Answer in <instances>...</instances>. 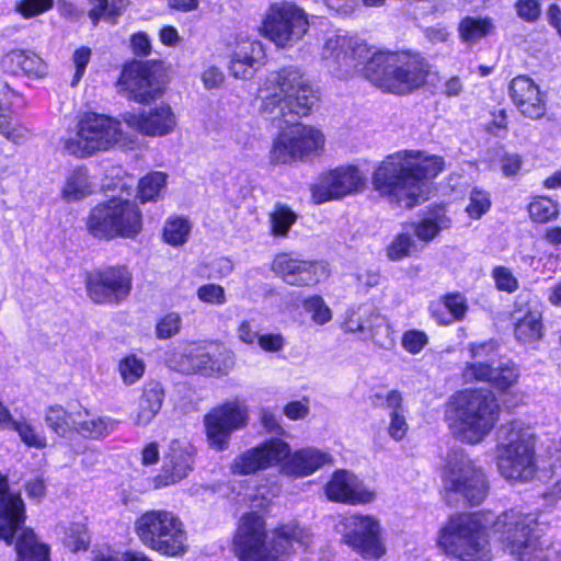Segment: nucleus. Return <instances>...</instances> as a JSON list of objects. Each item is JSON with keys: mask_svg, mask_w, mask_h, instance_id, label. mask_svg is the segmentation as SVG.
Returning <instances> with one entry per match:
<instances>
[{"mask_svg": "<svg viewBox=\"0 0 561 561\" xmlns=\"http://www.w3.org/2000/svg\"><path fill=\"white\" fill-rule=\"evenodd\" d=\"M196 295L201 301L210 305H224L227 301L225 288L213 283L199 286Z\"/></svg>", "mask_w": 561, "mask_h": 561, "instance_id": "nucleus-51", "label": "nucleus"}, {"mask_svg": "<svg viewBox=\"0 0 561 561\" xmlns=\"http://www.w3.org/2000/svg\"><path fill=\"white\" fill-rule=\"evenodd\" d=\"M270 219L272 233L274 236L285 237L296 221L297 216L287 206L278 204L270 214Z\"/></svg>", "mask_w": 561, "mask_h": 561, "instance_id": "nucleus-44", "label": "nucleus"}, {"mask_svg": "<svg viewBox=\"0 0 561 561\" xmlns=\"http://www.w3.org/2000/svg\"><path fill=\"white\" fill-rule=\"evenodd\" d=\"M442 480L448 502L461 500L476 506L481 504L489 493V483L483 470L461 450L448 455Z\"/></svg>", "mask_w": 561, "mask_h": 561, "instance_id": "nucleus-10", "label": "nucleus"}, {"mask_svg": "<svg viewBox=\"0 0 561 561\" xmlns=\"http://www.w3.org/2000/svg\"><path fill=\"white\" fill-rule=\"evenodd\" d=\"M25 519V504L21 493L12 491L8 477L0 472V539L11 545Z\"/></svg>", "mask_w": 561, "mask_h": 561, "instance_id": "nucleus-23", "label": "nucleus"}, {"mask_svg": "<svg viewBox=\"0 0 561 561\" xmlns=\"http://www.w3.org/2000/svg\"><path fill=\"white\" fill-rule=\"evenodd\" d=\"M73 419H77V415L73 416L69 414L60 405H54L47 410L45 422L57 435L65 437L71 430H73Z\"/></svg>", "mask_w": 561, "mask_h": 561, "instance_id": "nucleus-41", "label": "nucleus"}, {"mask_svg": "<svg viewBox=\"0 0 561 561\" xmlns=\"http://www.w3.org/2000/svg\"><path fill=\"white\" fill-rule=\"evenodd\" d=\"M505 550L519 561H547L548 542L542 540L543 527L531 514L510 511L500 515L494 525Z\"/></svg>", "mask_w": 561, "mask_h": 561, "instance_id": "nucleus-7", "label": "nucleus"}, {"mask_svg": "<svg viewBox=\"0 0 561 561\" xmlns=\"http://www.w3.org/2000/svg\"><path fill=\"white\" fill-rule=\"evenodd\" d=\"M343 329L345 332L357 333L360 340H370L383 348L392 345L389 325L385 318L370 305L350 308L345 313Z\"/></svg>", "mask_w": 561, "mask_h": 561, "instance_id": "nucleus-19", "label": "nucleus"}, {"mask_svg": "<svg viewBox=\"0 0 561 561\" xmlns=\"http://www.w3.org/2000/svg\"><path fill=\"white\" fill-rule=\"evenodd\" d=\"M331 461L330 455L314 447H306L290 453L282 461V472L290 477H307Z\"/></svg>", "mask_w": 561, "mask_h": 561, "instance_id": "nucleus-28", "label": "nucleus"}, {"mask_svg": "<svg viewBox=\"0 0 561 561\" xmlns=\"http://www.w3.org/2000/svg\"><path fill=\"white\" fill-rule=\"evenodd\" d=\"M517 377V369L514 366L496 367L491 383L501 390H505L515 383Z\"/></svg>", "mask_w": 561, "mask_h": 561, "instance_id": "nucleus-54", "label": "nucleus"}, {"mask_svg": "<svg viewBox=\"0 0 561 561\" xmlns=\"http://www.w3.org/2000/svg\"><path fill=\"white\" fill-rule=\"evenodd\" d=\"M457 30L461 42L472 45L490 35L494 31V23L489 16L467 15L460 20Z\"/></svg>", "mask_w": 561, "mask_h": 561, "instance_id": "nucleus-33", "label": "nucleus"}, {"mask_svg": "<svg viewBox=\"0 0 561 561\" xmlns=\"http://www.w3.org/2000/svg\"><path fill=\"white\" fill-rule=\"evenodd\" d=\"M517 15L526 22H536L541 13L538 0H517L515 3Z\"/></svg>", "mask_w": 561, "mask_h": 561, "instance_id": "nucleus-55", "label": "nucleus"}, {"mask_svg": "<svg viewBox=\"0 0 561 561\" xmlns=\"http://www.w3.org/2000/svg\"><path fill=\"white\" fill-rule=\"evenodd\" d=\"M146 365L141 358L130 354L118 363V371L123 382L127 386L137 382L145 374Z\"/></svg>", "mask_w": 561, "mask_h": 561, "instance_id": "nucleus-43", "label": "nucleus"}, {"mask_svg": "<svg viewBox=\"0 0 561 561\" xmlns=\"http://www.w3.org/2000/svg\"><path fill=\"white\" fill-rule=\"evenodd\" d=\"M413 251H416V243L409 230L396 236L387 248V256L392 261H398L411 255Z\"/></svg>", "mask_w": 561, "mask_h": 561, "instance_id": "nucleus-45", "label": "nucleus"}, {"mask_svg": "<svg viewBox=\"0 0 561 561\" xmlns=\"http://www.w3.org/2000/svg\"><path fill=\"white\" fill-rule=\"evenodd\" d=\"M87 229L99 239H133L142 230V214L135 202L114 197L90 210Z\"/></svg>", "mask_w": 561, "mask_h": 561, "instance_id": "nucleus-8", "label": "nucleus"}, {"mask_svg": "<svg viewBox=\"0 0 561 561\" xmlns=\"http://www.w3.org/2000/svg\"><path fill=\"white\" fill-rule=\"evenodd\" d=\"M130 48L134 55L147 57L151 53V42L145 32H137L130 36Z\"/></svg>", "mask_w": 561, "mask_h": 561, "instance_id": "nucleus-61", "label": "nucleus"}, {"mask_svg": "<svg viewBox=\"0 0 561 561\" xmlns=\"http://www.w3.org/2000/svg\"><path fill=\"white\" fill-rule=\"evenodd\" d=\"M257 344L265 352H278L285 345V340L282 334H261Z\"/></svg>", "mask_w": 561, "mask_h": 561, "instance_id": "nucleus-64", "label": "nucleus"}, {"mask_svg": "<svg viewBox=\"0 0 561 561\" xmlns=\"http://www.w3.org/2000/svg\"><path fill=\"white\" fill-rule=\"evenodd\" d=\"M432 314L440 323L449 324L454 321H460L468 311L467 299L459 293L447 294L443 297V304L437 307L432 306Z\"/></svg>", "mask_w": 561, "mask_h": 561, "instance_id": "nucleus-34", "label": "nucleus"}, {"mask_svg": "<svg viewBox=\"0 0 561 561\" xmlns=\"http://www.w3.org/2000/svg\"><path fill=\"white\" fill-rule=\"evenodd\" d=\"M493 350V342L472 345L471 353L476 362L469 363L465 368L463 376L467 380H486L491 382L495 367L491 363L482 362L481 358L488 356Z\"/></svg>", "mask_w": 561, "mask_h": 561, "instance_id": "nucleus-35", "label": "nucleus"}, {"mask_svg": "<svg viewBox=\"0 0 561 561\" xmlns=\"http://www.w3.org/2000/svg\"><path fill=\"white\" fill-rule=\"evenodd\" d=\"M117 421L110 416H95L84 411L77 414V419L72 420L73 431L81 436L100 440L113 433L117 427Z\"/></svg>", "mask_w": 561, "mask_h": 561, "instance_id": "nucleus-31", "label": "nucleus"}, {"mask_svg": "<svg viewBox=\"0 0 561 561\" xmlns=\"http://www.w3.org/2000/svg\"><path fill=\"white\" fill-rule=\"evenodd\" d=\"M495 286L501 291L514 293L518 288V280L512 271L505 266H496L492 271Z\"/></svg>", "mask_w": 561, "mask_h": 561, "instance_id": "nucleus-53", "label": "nucleus"}, {"mask_svg": "<svg viewBox=\"0 0 561 561\" xmlns=\"http://www.w3.org/2000/svg\"><path fill=\"white\" fill-rule=\"evenodd\" d=\"M450 225V219L446 216L445 209L436 207L430 210L419 222H412L407 227L419 240L430 242L444 229Z\"/></svg>", "mask_w": 561, "mask_h": 561, "instance_id": "nucleus-32", "label": "nucleus"}, {"mask_svg": "<svg viewBox=\"0 0 561 561\" xmlns=\"http://www.w3.org/2000/svg\"><path fill=\"white\" fill-rule=\"evenodd\" d=\"M310 533L291 522L275 528L272 539L266 541L265 522L261 515L251 512L239 522L234 535V547L240 561H279V557L307 549Z\"/></svg>", "mask_w": 561, "mask_h": 561, "instance_id": "nucleus-4", "label": "nucleus"}, {"mask_svg": "<svg viewBox=\"0 0 561 561\" xmlns=\"http://www.w3.org/2000/svg\"><path fill=\"white\" fill-rule=\"evenodd\" d=\"M249 423V409L244 401L234 399L213 408L204 416L209 446L222 451L229 447L231 435Z\"/></svg>", "mask_w": 561, "mask_h": 561, "instance_id": "nucleus-14", "label": "nucleus"}, {"mask_svg": "<svg viewBox=\"0 0 561 561\" xmlns=\"http://www.w3.org/2000/svg\"><path fill=\"white\" fill-rule=\"evenodd\" d=\"M91 58V49L89 47L82 46L75 50L72 60L76 67V71L71 81V85L75 87L80 81L82 76L85 72V68Z\"/></svg>", "mask_w": 561, "mask_h": 561, "instance_id": "nucleus-58", "label": "nucleus"}, {"mask_svg": "<svg viewBox=\"0 0 561 561\" xmlns=\"http://www.w3.org/2000/svg\"><path fill=\"white\" fill-rule=\"evenodd\" d=\"M442 549L462 561H491L485 531L471 515L449 518L438 539Z\"/></svg>", "mask_w": 561, "mask_h": 561, "instance_id": "nucleus-11", "label": "nucleus"}, {"mask_svg": "<svg viewBox=\"0 0 561 561\" xmlns=\"http://www.w3.org/2000/svg\"><path fill=\"white\" fill-rule=\"evenodd\" d=\"M443 169L442 157L403 150L388 156L379 164L371 183L389 203L411 209L424 199L425 181L436 178Z\"/></svg>", "mask_w": 561, "mask_h": 561, "instance_id": "nucleus-3", "label": "nucleus"}, {"mask_svg": "<svg viewBox=\"0 0 561 561\" xmlns=\"http://www.w3.org/2000/svg\"><path fill=\"white\" fill-rule=\"evenodd\" d=\"M273 272L290 286H313L327 276L325 266L318 261L279 253L272 263Z\"/></svg>", "mask_w": 561, "mask_h": 561, "instance_id": "nucleus-22", "label": "nucleus"}, {"mask_svg": "<svg viewBox=\"0 0 561 561\" xmlns=\"http://www.w3.org/2000/svg\"><path fill=\"white\" fill-rule=\"evenodd\" d=\"M514 337L525 346L537 350L543 337L542 312L529 294H520L512 312Z\"/></svg>", "mask_w": 561, "mask_h": 561, "instance_id": "nucleus-21", "label": "nucleus"}, {"mask_svg": "<svg viewBox=\"0 0 561 561\" xmlns=\"http://www.w3.org/2000/svg\"><path fill=\"white\" fill-rule=\"evenodd\" d=\"M191 231L190 222L182 217L169 218L163 228V240L171 245H182L187 241Z\"/></svg>", "mask_w": 561, "mask_h": 561, "instance_id": "nucleus-40", "label": "nucleus"}, {"mask_svg": "<svg viewBox=\"0 0 561 561\" xmlns=\"http://www.w3.org/2000/svg\"><path fill=\"white\" fill-rule=\"evenodd\" d=\"M289 455V445L280 438H270L240 454L232 461V473L253 474L280 463Z\"/></svg>", "mask_w": 561, "mask_h": 561, "instance_id": "nucleus-20", "label": "nucleus"}, {"mask_svg": "<svg viewBox=\"0 0 561 561\" xmlns=\"http://www.w3.org/2000/svg\"><path fill=\"white\" fill-rule=\"evenodd\" d=\"M119 84L127 96L138 103H148L164 92V81L156 64L134 60L121 73Z\"/></svg>", "mask_w": 561, "mask_h": 561, "instance_id": "nucleus-17", "label": "nucleus"}, {"mask_svg": "<svg viewBox=\"0 0 561 561\" xmlns=\"http://www.w3.org/2000/svg\"><path fill=\"white\" fill-rule=\"evenodd\" d=\"M409 430L403 412H390L388 433L394 440H401Z\"/></svg>", "mask_w": 561, "mask_h": 561, "instance_id": "nucleus-60", "label": "nucleus"}, {"mask_svg": "<svg viewBox=\"0 0 561 561\" xmlns=\"http://www.w3.org/2000/svg\"><path fill=\"white\" fill-rule=\"evenodd\" d=\"M366 178L357 167L344 165L323 173L312 186V197L321 204L357 193L365 187Z\"/></svg>", "mask_w": 561, "mask_h": 561, "instance_id": "nucleus-18", "label": "nucleus"}, {"mask_svg": "<svg viewBox=\"0 0 561 561\" xmlns=\"http://www.w3.org/2000/svg\"><path fill=\"white\" fill-rule=\"evenodd\" d=\"M329 500L345 504H366L375 499V494L367 490L359 479L346 471H336L325 485Z\"/></svg>", "mask_w": 561, "mask_h": 561, "instance_id": "nucleus-24", "label": "nucleus"}, {"mask_svg": "<svg viewBox=\"0 0 561 561\" xmlns=\"http://www.w3.org/2000/svg\"><path fill=\"white\" fill-rule=\"evenodd\" d=\"M322 56L336 65L342 75L362 72L374 85L394 94L421 88L430 72L428 64L419 55L373 51L363 41L342 34L325 41Z\"/></svg>", "mask_w": 561, "mask_h": 561, "instance_id": "nucleus-2", "label": "nucleus"}, {"mask_svg": "<svg viewBox=\"0 0 561 561\" xmlns=\"http://www.w3.org/2000/svg\"><path fill=\"white\" fill-rule=\"evenodd\" d=\"M402 401V396L398 390H390L385 396L375 393L373 397V403L375 405H383L385 408L390 409L391 412H403Z\"/></svg>", "mask_w": 561, "mask_h": 561, "instance_id": "nucleus-59", "label": "nucleus"}, {"mask_svg": "<svg viewBox=\"0 0 561 561\" xmlns=\"http://www.w3.org/2000/svg\"><path fill=\"white\" fill-rule=\"evenodd\" d=\"M261 113L282 128V123L293 125L283 130L274 140L271 160L289 163L316 151L323 142L322 134L311 127L298 124L317 102L314 91L297 67H285L270 72L259 89Z\"/></svg>", "mask_w": 561, "mask_h": 561, "instance_id": "nucleus-1", "label": "nucleus"}, {"mask_svg": "<svg viewBox=\"0 0 561 561\" xmlns=\"http://www.w3.org/2000/svg\"><path fill=\"white\" fill-rule=\"evenodd\" d=\"M192 465L193 446L185 440H172L163 465V470L170 476L171 482L174 483L185 478L192 470Z\"/></svg>", "mask_w": 561, "mask_h": 561, "instance_id": "nucleus-29", "label": "nucleus"}, {"mask_svg": "<svg viewBox=\"0 0 561 561\" xmlns=\"http://www.w3.org/2000/svg\"><path fill=\"white\" fill-rule=\"evenodd\" d=\"M490 194L480 188H472L469 193V202L466 206V213L472 219H479L490 210Z\"/></svg>", "mask_w": 561, "mask_h": 561, "instance_id": "nucleus-47", "label": "nucleus"}, {"mask_svg": "<svg viewBox=\"0 0 561 561\" xmlns=\"http://www.w3.org/2000/svg\"><path fill=\"white\" fill-rule=\"evenodd\" d=\"M510 95L524 116L533 119L543 116L546 107L541 92L529 77H515L510 84Z\"/></svg>", "mask_w": 561, "mask_h": 561, "instance_id": "nucleus-26", "label": "nucleus"}, {"mask_svg": "<svg viewBox=\"0 0 561 561\" xmlns=\"http://www.w3.org/2000/svg\"><path fill=\"white\" fill-rule=\"evenodd\" d=\"M62 542L65 547L72 552L87 550L90 543V537L85 525L81 523H72L66 527Z\"/></svg>", "mask_w": 561, "mask_h": 561, "instance_id": "nucleus-42", "label": "nucleus"}, {"mask_svg": "<svg viewBox=\"0 0 561 561\" xmlns=\"http://www.w3.org/2000/svg\"><path fill=\"white\" fill-rule=\"evenodd\" d=\"M307 24L301 9L294 3L284 2L271 5L263 21V31L277 46L286 47L302 37Z\"/></svg>", "mask_w": 561, "mask_h": 561, "instance_id": "nucleus-16", "label": "nucleus"}, {"mask_svg": "<svg viewBox=\"0 0 561 561\" xmlns=\"http://www.w3.org/2000/svg\"><path fill=\"white\" fill-rule=\"evenodd\" d=\"M13 428L18 432L21 439L31 447H45V438L41 437L35 428L25 421H12Z\"/></svg>", "mask_w": 561, "mask_h": 561, "instance_id": "nucleus-52", "label": "nucleus"}, {"mask_svg": "<svg viewBox=\"0 0 561 561\" xmlns=\"http://www.w3.org/2000/svg\"><path fill=\"white\" fill-rule=\"evenodd\" d=\"M92 193L89 181L88 170L85 168L75 169L65 183L62 194L68 202L79 201Z\"/></svg>", "mask_w": 561, "mask_h": 561, "instance_id": "nucleus-38", "label": "nucleus"}, {"mask_svg": "<svg viewBox=\"0 0 561 561\" xmlns=\"http://www.w3.org/2000/svg\"><path fill=\"white\" fill-rule=\"evenodd\" d=\"M341 541L364 559L377 560L386 554L382 527L371 515L352 514L340 522Z\"/></svg>", "mask_w": 561, "mask_h": 561, "instance_id": "nucleus-13", "label": "nucleus"}, {"mask_svg": "<svg viewBox=\"0 0 561 561\" xmlns=\"http://www.w3.org/2000/svg\"><path fill=\"white\" fill-rule=\"evenodd\" d=\"M530 427L522 421L504 424L499 430L497 467L507 480L529 481L535 477V440Z\"/></svg>", "mask_w": 561, "mask_h": 561, "instance_id": "nucleus-6", "label": "nucleus"}, {"mask_svg": "<svg viewBox=\"0 0 561 561\" xmlns=\"http://www.w3.org/2000/svg\"><path fill=\"white\" fill-rule=\"evenodd\" d=\"M187 357L191 360V369L204 374L218 373L226 375L232 365L231 358H229V363H225V367L221 368L214 358V355L202 346L192 347L187 353Z\"/></svg>", "mask_w": 561, "mask_h": 561, "instance_id": "nucleus-37", "label": "nucleus"}, {"mask_svg": "<svg viewBox=\"0 0 561 561\" xmlns=\"http://www.w3.org/2000/svg\"><path fill=\"white\" fill-rule=\"evenodd\" d=\"M53 3L54 0H20L15 3V10L23 18L30 19L46 12Z\"/></svg>", "mask_w": 561, "mask_h": 561, "instance_id": "nucleus-50", "label": "nucleus"}, {"mask_svg": "<svg viewBox=\"0 0 561 561\" xmlns=\"http://www.w3.org/2000/svg\"><path fill=\"white\" fill-rule=\"evenodd\" d=\"M182 318L178 312H169L156 324V336L160 340L171 339L181 330Z\"/></svg>", "mask_w": 561, "mask_h": 561, "instance_id": "nucleus-49", "label": "nucleus"}, {"mask_svg": "<svg viewBox=\"0 0 561 561\" xmlns=\"http://www.w3.org/2000/svg\"><path fill=\"white\" fill-rule=\"evenodd\" d=\"M21 73L37 77L43 76L45 73V65L36 54L27 50Z\"/></svg>", "mask_w": 561, "mask_h": 561, "instance_id": "nucleus-63", "label": "nucleus"}, {"mask_svg": "<svg viewBox=\"0 0 561 561\" xmlns=\"http://www.w3.org/2000/svg\"><path fill=\"white\" fill-rule=\"evenodd\" d=\"M455 435L468 444L482 442L493 430L500 405L490 389L466 390L455 401Z\"/></svg>", "mask_w": 561, "mask_h": 561, "instance_id": "nucleus-5", "label": "nucleus"}, {"mask_svg": "<svg viewBox=\"0 0 561 561\" xmlns=\"http://www.w3.org/2000/svg\"><path fill=\"white\" fill-rule=\"evenodd\" d=\"M88 297L98 305H118L131 290V275L124 266H108L87 274Z\"/></svg>", "mask_w": 561, "mask_h": 561, "instance_id": "nucleus-15", "label": "nucleus"}, {"mask_svg": "<svg viewBox=\"0 0 561 561\" xmlns=\"http://www.w3.org/2000/svg\"><path fill=\"white\" fill-rule=\"evenodd\" d=\"M167 174L163 172H151L145 175L138 184V198L141 203L156 199L164 188Z\"/></svg>", "mask_w": 561, "mask_h": 561, "instance_id": "nucleus-39", "label": "nucleus"}, {"mask_svg": "<svg viewBox=\"0 0 561 561\" xmlns=\"http://www.w3.org/2000/svg\"><path fill=\"white\" fill-rule=\"evenodd\" d=\"M15 550L18 561H49V549L37 541L32 529H23L18 538Z\"/></svg>", "mask_w": 561, "mask_h": 561, "instance_id": "nucleus-36", "label": "nucleus"}, {"mask_svg": "<svg viewBox=\"0 0 561 561\" xmlns=\"http://www.w3.org/2000/svg\"><path fill=\"white\" fill-rule=\"evenodd\" d=\"M164 400V388L159 381L149 380L144 383L138 400L135 424L147 426L160 412Z\"/></svg>", "mask_w": 561, "mask_h": 561, "instance_id": "nucleus-30", "label": "nucleus"}, {"mask_svg": "<svg viewBox=\"0 0 561 561\" xmlns=\"http://www.w3.org/2000/svg\"><path fill=\"white\" fill-rule=\"evenodd\" d=\"M427 342V335L417 330L408 331L402 337V346L411 354L420 353Z\"/></svg>", "mask_w": 561, "mask_h": 561, "instance_id": "nucleus-57", "label": "nucleus"}, {"mask_svg": "<svg viewBox=\"0 0 561 561\" xmlns=\"http://www.w3.org/2000/svg\"><path fill=\"white\" fill-rule=\"evenodd\" d=\"M302 306L304 309L311 314V319L317 324H324L332 318L331 309L319 295H313L306 298Z\"/></svg>", "mask_w": 561, "mask_h": 561, "instance_id": "nucleus-48", "label": "nucleus"}, {"mask_svg": "<svg viewBox=\"0 0 561 561\" xmlns=\"http://www.w3.org/2000/svg\"><path fill=\"white\" fill-rule=\"evenodd\" d=\"M123 137L121 123L110 116L85 113L77 124V130L64 141L67 153L85 158L96 151L113 147Z\"/></svg>", "mask_w": 561, "mask_h": 561, "instance_id": "nucleus-12", "label": "nucleus"}, {"mask_svg": "<svg viewBox=\"0 0 561 561\" xmlns=\"http://www.w3.org/2000/svg\"><path fill=\"white\" fill-rule=\"evenodd\" d=\"M264 58L265 51L260 41H242L231 55L229 71L237 79H250Z\"/></svg>", "mask_w": 561, "mask_h": 561, "instance_id": "nucleus-27", "label": "nucleus"}, {"mask_svg": "<svg viewBox=\"0 0 561 561\" xmlns=\"http://www.w3.org/2000/svg\"><path fill=\"white\" fill-rule=\"evenodd\" d=\"M26 51L27 50L23 49H13L5 54L1 59L3 70L13 75H20L23 69Z\"/></svg>", "mask_w": 561, "mask_h": 561, "instance_id": "nucleus-56", "label": "nucleus"}, {"mask_svg": "<svg viewBox=\"0 0 561 561\" xmlns=\"http://www.w3.org/2000/svg\"><path fill=\"white\" fill-rule=\"evenodd\" d=\"M135 531L144 546L163 556L180 557L188 549L184 524L170 511H147L135 522Z\"/></svg>", "mask_w": 561, "mask_h": 561, "instance_id": "nucleus-9", "label": "nucleus"}, {"mask_svg": "<svg viewBox=\"0 0 561 561\" xmlns=\"http://www.w3.org/2000/svg\"><path fill=\"white\" fill-rule=\"evenodd\" d=\"M89 4L88 16L94 26L99 24L101 19L108 22V0H89Z\"/></svg>", "mask_w": 561, "mask_h": 561, "instance_id": "nucleus-62", "label": "nucleus"}, {"mask_svg": "<svg viewBox=\"0 0 561 561\" xmlns=\"http://www.w3.org/2000/svg\"><path fill=\"white\" fill-rule=\"evenodd\" d=\"M123 119L130 129L147 136L167 135L176 125L171 107L164 104L151 108L147 114L126 113Z\"/></svg>", "mask_w": 561, "mask_h": 561, "instance_id": "nucleus-25", "label": "nucleus"}, {"mask_svg": "<svg viewBox=\"0 0 561 561\" xmlns=\"http://www.w3.org/2000/svg\"><path fill=\"white\" fill-rule=\"evenodd\" d=\"M530 218L536 222H547L557 218L558 205L550 198H538L528 206Z\"/></svg>", "mask_w": 561, "mask_h": 561, "instance_id": "nucleus-46", "label": "nucleus"}]
</instances>
